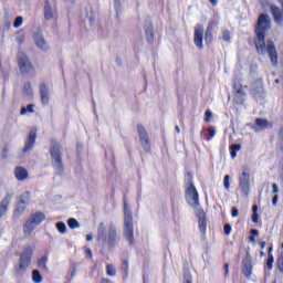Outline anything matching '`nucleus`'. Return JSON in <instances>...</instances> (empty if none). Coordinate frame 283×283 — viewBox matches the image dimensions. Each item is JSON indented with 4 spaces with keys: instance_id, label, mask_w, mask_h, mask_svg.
<instances>
[{
    "instance_id": "f257e3e1",
    "label": "nucleus",
    "mask_w": 283,
    "mask_h": 283,
    "mask_svg": "<svg viewBox=\"0 0 283 283\" xmlns=\"http://www.w3.org/2000/svg\"><path fill=\"white\" fill-rule=\"evenodd\" d=\"M269 30H271V17L266 13H261L254 28V45L258 54L264 56L268 53L272 65H277V50L275 49V44L271 40L266 41Z\"/></svg>"
},
{
    "instance_id": "f03ea898",
    "label": "nucleus",
    "mask_w": 283,
    "mask_h": 283,
    "mask_svg": "<svg viewBox=\"0 0 283 283\" xmlns=\"http://www.w3.org/2000/svg\"><path fill=\"white\" fill-rule=\"evenodd\" d=\"M50 156L51 165L54 171L59 176H62L63 171H65V166H63V153H61V143L56 140L51 142Z\"/></svg>"
},
{
    "instance_id": "7ed1b4c3",
    "label": "nucleus",
    "mask_w": 283,
    "mask_h": 283,
    "mask_svg": "<svg viewBox=\"0 0 283 283\" xmlns=\"http://www.w3.org/2000/svg\"><path fill=\"white\" fill-rule=\"evenodd\" d=\"M185 198L189 207L192 209H200V195L193 185V176H191V174H188V179L186 181Z\"/></svg>"
},
{
    "instance_id": "20e7f679",
    "label": "nucleus",
    "mask_w": 283,
    "mask_h": 283,
    "mask_svg": "<svg viewBox=\"0 0 283 283\" xmlns=\"http://www.w3.org/2000/svg\"><path fill=\"white\" fill-rule=\"evenodd\" d=\"M124 238L132 247L136 244V240L134 239V216L126 202L124 203Z\"/></svg>"
},
{
    "instance_id": "39448f33",
    "label": "nucleus",
    "mask_w": 283,
    "mask_h": 283,
    "mask_svg": "<svg viewBox=\"0 0 283 283\" xmlns=\"http://www.w3.org/2000/svg\"><path fill=\"white\" fill-rule=\"evenodd\" d=\"M32 247H27L22 250L19 259V266L15 268V275L21 276L28 269H30V264H32Z\"/></svg>"
},
{
    "instance_id": "423d86ee",
    "label": "nucleus",
    "mask_w": 283,
    "mask_h": 283,
    "mask_svg": "<svg viewBox=\"0 0 283 283\" xmlns=\"http://www.w3.org/2000/svg\"><path fill=\"white\" fill-rule=\"evenodd\" d=\"M45 220V213L38 211L32 213L30 218L25 221L23 227V232L25 235H32V231H34L41 222Z\"/></svg>"
},
{
    "instance_id": "0eeeda50",
    "label": "nucleus",
    "mask_w": 283,
    "mask_h": 283,
    "mask_svg": "<svg viewBox=\"0 0 283 283\" xmlns=\"http://www.w3.org/2000/svg\"><path fill=\"white\" fill-rule=\"evenodd\" d=\"M18 67L23 76H32L34 74V65L30 61V57L23 52L18 53Z\"/></svg>"
},
{
    "instance_id": "6e6552de",
    "label": "nucleus",
    "mask_w": 283,
    "mask_h": 283,
    "mask_svg": "<svg viewBox=\"0 0 283 283\" xmlns=\"http://www.w3.org/2000/svg\"><path fill=\"white\" fill-rule=\"evenodd\" d=\"M239 188L243 198H249V192L251 191V175L247 166L242 167V172L239 175Z\"/></svg>"
},
{
    "instance_id": "1a4fd4ad",
    "label": "nucleus",
    "mask_w": 283,
    "mask_h": 283,
    "mask_svg": "<svg viewBox=\"0 0 283 283\" xmlns=\"http://www.w3.org/2000/svg\"><path fill=\"white\" fill-rule=\"evenodd\" d=\"M31 192L24 191L19 198L13 211V218H21L30 205Z\"/></svg>"
},
{
    "instance_id": "9d476101",
    "label": "nucleus",
    "mask_w": 283,
    "mask_h": 283,
    "mask_svg": "<svg viewBox=\"0 0 283 283\" xmlns=\"http://www.w3.org/2000/svg\"><path fill=\"white\" fill-rule=\"evenodd\" d=\"M137 134L139 136V143L146 151V154H149L151 151V142L149 140V134L147 133V129H145V126L143 124L137 125Z\"/></svg>"
},
{
    "instance_id": "9b49d317",
    "label": "nucleus",
    "mask_w": 283,
    "mask_h": 283,
    "mask_svg": "<svg viewBox=\"0 0 283 283\" xmlns=\"http://www.w3.org/2000/svg\"><path fill=\"white\" fill-rule=\"evenodd\" d=\"M118 242H120V238H118V232L116 231V226H114V223H112L108 227L107 230V237H106V241L104 242V244H108L109 249H114V247H116V244H118Z\"/></svg>"
},
{
    "instance_id": "f8f14e48",
    "label": "nucleus",
    "mask_w": 283,
    "mask_h": 283,
    "mask_svg": "<svg viewBox=\"0 0 283 283\" xmlns=\"http://www.w3.org/2000/svg\"><path fill=\"white\" fill-rule=\"evenodd\" d=\"M12 198H14V191L8 190L0 202V220L8 213Z\"/></svg>"
},
{
    "instance_id": "ddd939ff",
    "label": "nucleus",
    "mask_w": 283,
    "mask_h": 283,
    "mask_svg": "<svg viewBox=\"0 0 283 283\" xmlns=\"http://www.w3.org/2000/svg\"><path fill=\"white\" fill-rule=\"evenodd\" d=\"M242 273L249 280L253 275V258L251 253L247 252L244 259L242 260Z\"/></svg>"
},
{
    "instance_id": "4468645a",
    "label": "nucleus",
    "mask_w": 283,
    "mask_h": 283,
    "mask_svg": "<svg viewBox=\"0 0 283 283\" xmlns=\"http://www.w3.org/2000/svg\"><path fill=\"white\" fill-rule=\"evenodd\" d=\"M196 218L198 219L199 231L205 235L207 233V212H205V209L197 208Z\"/></svg>"
},
{
    "instance_id": "2eb2a0df",
    "label": "nucleus",
    "mask_w": 283,
    "mask_h": 283,
    "mask_svg": "<svg viewBox=\"0 0 283 283\" xmlns=\"http://www.w3.org/2000/svg\"><path fill=\"white\" fill-rule=\"evenodd\" d=\"M33 41L36 48L42 52H48V50H50V46L48 45V42L45 41V38H43V33L41 31L33 34Z\"/></svg>"
},
{
    "instance_id": "dca6fc26",
    "label": "nucleus",
    "mask_w": 283,
    "mask_h": 283,
    "mask_svg": "<svg viewBox=\"0 0 283 283\" xmlns=\"http://www.w3.org/2000/svg\"><path fill=\"white\" fill-rule=\"evenodd\" d=\"M202 39H205V27H202V24H199L195 29V38H193L195 45L196 48H198V50H202V48L205 46L202 44Z\"/></svg>"
},
{
    "instance_id": "f3484780",
    "label": "nucleus",
    "mask_w": 283,
    "mask_h": 283,
    "mask_svg": "<svg viewBox=\"0 0 283 283\" xmlns=\"http://www.w3.org/2000/svg\"><path fill=\"white\" fill-rule=\"evenodd\" d=\"M34 143H36V130L32 129L29 133V137L24 144L23 154H28V151H32L34 149Z\"/></svg>"
},
{
    "instance_id": "a211bd4d",
    "label": "nucleus",
    "mask_w": 283,
    "mask_h": 283,
    "mask_svg": "<svg viewBox=\"0 0 283 283\" xmlns=\"http://www.w3.org/2000/svg\"><path fill=\"white\" fill-rule=\"evenodd\" d=\"M39 90L42 104L48 105L50 103V88L48 84L41 83Z\"/></svg>"
},
{
    "instance_id": "6ab92c4d",
    "label": "nucleus",
    "mask_w": 283,
    "mask_h": 283,
    "mask_svg": "<svg viewBox=\"0 0 283 283\" xmlns=\"http://www.w3.org/2000/svg\"><path fill=\"white\" fill-rule=\"evenodd\" d=\"M271 11L272 17L274 19V23H276L277 25H283V11L275 6L271 7Z\"/></svg>"
},
{
    "instance_id": "aec40b11",
    "label": "nucleus",
    "mask_w": 283,
    "mask_h": 283,
    "mask_svg": "<svg viewBox=\"0 0 283 283\" xmlns=\"http://www.w3.org/2000/svg\"><path fill=\"white\" fill-rule=\"evenodd\" d=\"M14 176L17 180H19L20 182H23V180H27L28 178V170L21 166H18L14 169Z\"/></svg>"
},
{
    "instance_id": "412c9836",
    "label": "nucleus",
    "mask_w": 283,
    "mask_h": 283,
    "mask_svg": "<svg viewBox=\"0 0 283 283\" xmlns=\"http://www.w3.org/2000/svg\"><path fill=\"white\" fill-rule=\"evenodd\" d=\"M106 233V228H105V223L101 222L97 229V240L98 242H107V234Z\"/></svg>"
},
{
    "instance_id": "4be33fe9",
    "label": "nucleus",
    "mask_w": 283,
    "mask_h": 283,
    "mask_svg": "<svg viewBox=\"0 0 283 283\" xmlns=\"http://www.w3.org/2000/svg\"><path fill=\"white\" fill-rule=\"evenodd\" d=\"M54 17V12L52 11V4H50V2L46 0L44 3V19L46 21H50L51 19H53Z\"/></svg>"
},
{
    "instance_id": "5701e85b",
    "label": "nucleus",
    "mask_w": 283,
    "mask_h": 283,
    "mask_svg": "<svg viewBox=\"0 0 283 283\" xmlns=\"http://www.w3.org/2000/svg\"><path fill=\"white\" fill-rule=\"evenodd\" d=\"M275 262V259L273 258V247H270L268 250V261H266V269L268 271L273 270V263Z\"/></svg>"
},
{
    "instance_id": "b1692460",
    "label": "nucleus",
    "mask_w": 283,
    "mask_h": 283,
    "mask_svg": "<svg viewBox=\"0 0 283 283\" xmlns=\"http://www.w3.org/2000/svg\"><path fill=\"white\" fill-rule=\"evenodd\" d=\"M145 34L148 43H154V24L149 23V25L146 27Z\"/></svg>"
},
{
    "instance_id": "393cba45",
    "label": "nucleus",
    "mask_w": 283,
    "mask_h": 283,
    "mask_svg": "<svg viewBox=\"0 0 283 283\" xmlns=\"http://www.w3.org/2000/svg\"><path fill=\"white\" fill-rule=\"evenodd\" d=\"M55 228L62 235H65V233H67V226H65V222L63 221H59L57 223H55Z\"/></svg>"
},
{
    "instance_id": "a878e982",
    "label": "nucleus",
    "mask_w": 283,
    "mask_h": 283,
    "mask_svg": "<svg viewBox=\"0 0 283 283\" xmlns=\"http://www.w3.org/2000/svg\"><path fill=\"white\" fill-rule=\"evenodd\" d=\"M32 281L34 283L43 282V275H41V272L39 270H33L32 271Z\"/></svg>"
},
{
    "instance_id": "bb28decb",
    "label": "nucleus",
    "mask_w": 283,
    "mask_h": 283,
    "mask_svg": "<svg viewBox=\"0 0 283 283\" xmlns=\"http://www.w3.org/2000/svg\"><path fill=\"white\" fill-rule=\"evenodd\" d=\"M255 125L260 129H266V127H269V120H266L264 118H256L255 119Z\"/></svg>"
},
{
    "instance_id": "cd10ccee",
    "label": "nucleus",
    "mask_w": 283,
    "mask_h": 283,
    "mask_svg": "<svg viewBox=\"0 0 283 283\" xmlns=\"http://www.w3.org/2000/svg\"><path fill=\"white\" fill-rule=\"evenodd\" d=\"M32 112H34V105L33 104H29L25 106H23L20 111L21 116H25V114H32Z\"/></svg>"
},
{
    "instance_id": "c85d7f7f",
    "label": "nucleus",
    "mask_w": 283,
    "mask_h": 283,
    "mask_svg": "<svg viewBox=\"0 0 283 283\" xmlns=\"http://www.w3.org/2000/svg\"><path fill=\"white\" fill-rule=\"evenodd\" d=\"M67 227H70L71 229H78L81 228V223L75 218H70L67 220Z\"/></svg>"
},
{
    "instance_id": "c756f323",
    "label": "nucleus",
    "mask_w": 283,
    "mask_h": 283,
    "mask_svg": "<svg viewBox=\"0 0 283 283\" xmlns=\"http://www.w3.org/2000/svg\"><path fill=\"white\" fill-rule=\"evenodd\" d=\"M106 275H108V277H116V268H114L112 264H107Z\"/></svg>"
},
{
    "instance_id": "7c9ffc66",
    "label": "nucleus",
    "mask_w": 283,
    "mask_h": 283,
    "mask_svg": "<svg viewBox=\"0 0 283 283\" xmlns=\"http://www.w3.org/2000/svg\"><path fill=\"white\" fill-rule=\"evenodd\" d=\"M38 266H42V269L48 271V255L41 256V259L38 261Z\"/></svg>"
},
{
    "instance_id": "2f4dec72",
    "label": "nucleus",
    "mask_w": 283,
    "mask_h": 283,
    "mask_svg": "<svg viewBox=\"0 0 283 283\" xmlns=\"http://www.w3.org/2000/svg\"><path fill=\"white\" fill-rule=\"evenodd\" d=\"M222 41L226 43H231V32L229 30H223L221 35Z\"/></svg>"
},
{
    "instance_id": "473e14b6",
    "label": "nucleus",
    "mask_w": 283,
    "mask_h": 283,
    "mask_svg": "<svg viewBox=\"0 0 283 283\" xmlns=\"http://www.w3.org/2000/svg\"><path fill=\"white\" fill-rule=\"evenodd\" d=\"M122 271H123L125 277H127V275H129V262L127 260L123 261Z\"/></svg>"
},
{
    "instance_id": "72a5a7b5",
    "label": "nucleus",
    "mask_w": 283,
    "mask_h": 283,
    "mask_svg": "<svg viewBox=\"0 0 283 283\" xmlns=\"http://www.w3.org/2000/svg\"><path fill=\"white\" fill-rule=\"evenodd\" d=\"M205 41H206V43H211L213 41V32L206 31L205 32Z\"/></svg>"
},
{
    "instance_id": "f704fd0d",
    "label": "nucleus",
    "mask_w": 283,
    "mask_h": 283,
    "mask_svg": "<svg viewBox=\"0 0 283 283\" xmlns=\"http://www.w3.org/2000/svg\"><path fill=\"white\" fill-rule=\"evenodd\" d=\"M216 25H218V22H216V20H210L208 22V27L206 29V32H213V28H216Z\"/></svg>"
},
{
    "instance_id": "c9c22d12",
    "label": "nucleus",
    "mask_w": 283,
    "mask_h": 283,
    "mask_svg": "<svg viewBox=\"0 0 283 283\" xmlns=\"http://www.w3.org/2000/svg\"><path fill=\"white\" fill-rule=\"evenodd\" d=\"M23 25V17L19 15L13 22V28H21Z\"/></svg>"
},
{
    "instance_id": "e433bc0d",
    "label": "nucleus",
    "mask_w": 283,
    "mask_h": 283,
    "mask_svg": "<svg viewBox=\"0 0 283 283\" xmlns=\"http://www.w3.org/2000/svg\"><path fill=\"white\" fill-rule=\"evenodd\" d=\"M23 90L28 96L32 95V84L30 82L24 84Z\"/></svg>"
},
{
    "instance_id": "4c0bfd02",
    "label": "nucleus",
    "mask_w": 283,
    "mask_h": 283,
    "mask_svg": "<svg viewBox=\"0 0 283 283\" xmlns=\"http://www.w3.org/2000/svg\"><path fill=\"white\" fill-rule=\"evenodd\" d=\"M211 118H213V113L211 111H206L205 113V123H211Z\"/></svg>"
},
{
    "instance_id": "58836bf2",
    "label": "nucleus",
    "mask_w": 283,
    "mask_h": 283,
    "mask_svg": "<svg viewBox=\"0 0 283 283\" xmlns=\"http://www.w3.org/2000/svg\"><path fill=\"white\" fill-rule=\"evenodd\" d=\"M208 136L207 140H211V138H213V136H216V128L214 127H209L208 128Z\"/></svg>"
},
{
    "instance_id": "ea45409f",
    "label": "nucleus",
    "mask_w": 283,
    "mask_h": 283,
    "mask_svg": "<svg viewBox=\"0 0 283 283\" xmlns=\"http://www.w3.org/2000/svg\"><path fill=\"white\" fill-rule=\"evenodd\" d=\"M229 180H230L229 175H226V176H224V179H223V185H224V188H226L227 190H229V188L231 187V184L229 182Z\"/></svg>"
},
{
    "instance_id": "a19ab883",
    "label": "nucleus",
    "mask_w": 283,
    "mask_h": 283,
    "mask_svg": "<svg viewBox=\"0 0 283 283\" xmlns=\"http://www.w3.org/2000/svg\"><path fill=\"white\" fill-rule=\"evenodd\" d=\"M231 226L229 224V223H226L224 226H223V231H224V233L227 234V235H231Z\"/></svg>"
},
{
    "instance_id": "79ce46f5",
    "label": "nucleus",
    "mask_w": 283,
    "mask_h": 283,
    "mask_svg": "<svg viewBox=\"0 0 283 283\" xmlns=\"http://www.w3.org/2000/svg\"><path fill=\"white\" fill-rule=\"evenodd\" d=\"M114 8H115V12H120V0H114Z\"/></svg>"
},
{
    "instance_id": "37998d69",
    "label": "nucleus",
    "mask_w": 283,
    "mask_h": 283,
    "mask_svg": "<svg viewBox=\"0 0 283 283\" xmlns=\"http://www.w3.org/2000/svg\"><path fill=\"white\" fill-rule=\"evenodd\" d=\"M230 149L232 150V151H240V149H242V146L240 145V144H232L231 146H230Z\"/></svg>"
},
{
    "instance_id": "c03bdc74",
    "label": "nucleus",
    "mask_w": 283,
    "mask_h": 283,
    "mask_svg": "<svg viewBox=\"0 0 283 283\" xmlns=\"http://www.w3.org/2000/svg\"><path fill=\"white\" fill-rule=\"evenodd\" d=\"M238 216H240V210H238V208L233 207L231 209V217L232 218H238Z\"/></svg>"
},
{
    "instance_id": "a18cd8bd",
    "label": "nucleus",
    "mask_w": 283,
    "mask_h": 283,
    "mask_svg": "<svg viewBox=\"0 0 283 283\" xmlns=\"http://www.w3.org/2000/svg\"><path fill=\"white\" fill-rule=\"evenodd\" d=\"M234 99H235V103H238V105H242L244 103L243 96L234 95Z\"/></svg>"
},
{
    "instance_id": "49530a36",
    "label": "nucleus",
    "mask_w": 283,
    "mask_h": 283,
    "mask_svg": "<svg viewBox=\"0 0 283 283\" xmlns=\"http://www.w3.org/2000/svg\"><path fill=\"white\" fill-rule=\"evenodd\" d=\"M184 280H185L184 283H192L191 282V274H189V273L184 274Z\"/></svg>"
},
{
    "instance_id": "de8ad7c7",
    "label": "nucleus",
    "mask_w": 283,
    "mask_h": 283,
    "mask_svg": "<svg viewBox=\"0 0 283 283\" xmlns=\"http://www.w3.org/2000/svg\"><path fill=\"white\" fill-rule=\"evenodd\" d=\"M272 193H280V187L277 186V184L272 185Z\"/></svg>"
},
{
    "instance_id": "09e8293b",
    "label": "nucleus",
    "mask_w": 283,
    "mask_h": 283,
    "mask_svg": "<svg viewBox=\"0 0 283 283\" xmlns=\"http://www.w3.org/2000/svg\"><path fill=\"white\" fill-rule=\"evenodd\" d=\"M234 96H247V93H244L243 91H242V88H239V90H237V92H235V95Z\"/></svg>"
},
{
    "instance_id": "8fccbe9b",
    "label": "nucleus",
    "mask_w": 283,
    "mask_h": 283,
    "mask_svg": "<svg viewBox=\"0 0 283 283\" xmlns=\"http://www.w3.org/2000/svg\"><path fill=\"white\" fill-rule=\"evenodd\" d=\"M258 219H259L258 212H253L252 213V222H254V224H258Z\"/></svg>"
},
{
    "instance_id": "3c124183",
    "label": "nucleus",
    "mask_w": 283,
    "mask_h": 283,
    "mask_svg": "<svg viewBox=\"0 0 283 283\" xmlns=\"http://www.w3.org/2000/svg\"><path fill=\"white\" fill-rule=\"evenodd\" d=\"M251 235L256 238V235H260V231L258 229H252L251 230Z\"/></svg>"
},
{
    "instance_id": "603ef678",
    "label": "nucleus",
    "mask_w": 283,
    "mask_h": 283,
    "mask_svg": "<svg viewBox=\"0 0 283 283\" xmlns=\"http://www.w3.org/2000/svg\"><path fill=\"white\" fill-rule=\"evenodd\" d=\"M279 196L277 195H275L273 198H272V205H273V207H275L276 205H277V200H279Z\"/></svg>"
},
{
    "instance_id": "864d4df0",
    "label": "nucleus",
    "mask_w": 283,
    "mask_h": 283,
    "mask_svg": "<svg viewBox=\"0 0 283 283\" xmlns=\"http://www.w3.org/2000/svg\"><path fill=\"white\" fill-rule=\"evenodd\" d=\"M254 92L256 94H262V92H264V88L262 86H259V87L254 88Z\"/></svg>"
},
{
    "instance_id": "5fc2aeb1",
    "label": "nucleus",
    "mask_w": 283,
    "mask_h": 283,
    "mask_svg": "<svg viewBox=\"0 0 283 283\" xmlns=\"http://www.w3.org/2000/svg\"><path fill=\"white\" fill-rule=\"evenodd\" d=\"M224 275L227 277V275H229V263L224 264Z\"/></svg>"
},
{
    "instance_id": "6e6d98bb",
    "label": "nucleus",
    "mask_w": 283,
    "mask_h": 283,
    "mask_svg": "<svg viewBox=\"0 0 283 283\" xmlns=\"http://www.w3.org/2000/svg\"><path fill=\"white\" fill-rule=\"evenodd\" d=\"M230 156L231 158H235L238 156V153L235 150L230 149Z\"/></svg>"
},
{
    "instance_id": "4d7b16f0",
    "label": "nucleus",
    "mask_w": 283,
    "mask_h": 283,
    "mask_svg": "<svg viewBox=\"0 0 283 283\" xmlns=\"http://www.w3.org/2000/svg\"><path fill=\"white\" fill-rule=\"evenodd\" d=\"M2 157L8 158V148H3L2 150Z\"/></svg>"
},
{
    "instance_id": "13d9d810",
    "label": "nucleus",
    "mask_w": 283,
    "mask_h": 283,
    "mask_svg": "<svg viewBox=\"0 0 283 283\" xmlns=\"http://www.w3.org/2000/svg\"><path fill=\"white\" fill-rule=\"evenodd\" d=\"M85 253H86V255H87L90 259H92V250L86 249V250H85Z\"/></svg>"
},
{
    "instance_id": "bf43d9fd",
    "label": "nucleus",
    "mask_w": 283,
    "mask_h": 283,
    "mask_svg": "<svg viewBox=\"0 0 283 283\" xmlns=\"http://www.w3.org/2000/svg\"><path fill=\"white\" fill-rule=\"evenodd\" d=\"M101 283H114V282H112L109 279H102Z\"/></svg>"
},
{
    "instance_id": "052dcab7",
    "label": "nucleus",
    "mask_w": 283,
    "mask_h": 283,
    "mask_svg": "<svg viewBox=\"0 0 283 283\" xmlns=\"http://www.w3.org/2000/svg\"><path fill=\"white\" fill-rule=\"evenodd\" d=\"M253 213H258V205L252 206Z\"/></svg>"
},
{
    "instance_id": "680f3d73",
    "label": "nucleus",
    "mask_w": 283,
    "mask_h": 283,
    "mask_svg": "<svg viewBox=\"0 0 283 283\" xmlns=\"http://www.w3.org/2000/svg\"><path fill=\"white\" fill-rule=\"evenodd\" d=\"M93 238H92V234H87L86 235V242H92Z\"/></svg>"
},
{
    "instance_id": "e2e57ef3",
    "label": "nucleus",
    "mask_w": 283,
    "mask_h": 283,
    "mask_svg": "<svg viewBox=\"0 0 283 283\" xmlns=\"http://www.w3.org/2000/svg\"><path fill=\"white\" fill-rule=\"evenodd\" d=\"M209 2L211 3V6H218V0H209Z\"/></svg>"
},
{
    "instance_id": "0e129e2a",
    "label": "nucleus",
    "mask_w": 283,
    "mask_h": 283,
    "mask_svg": "<svg viewBox=\"0 0 283 283\" xmlns=\"http://www.w3.org/2000/svg\"><path fill=\"white\" fill-rule=\"evenodd\" d=\"M260 247H261V249H264V247H266V242L261 241V242H260Z\"/></svg>"
},
{
    "instance_id": "69168bd1",
    "label": "nucleus",
    "mask_w": 283,
    "mask_h": 283,
    "mask_svg": "<svg viewBox=\"0 0 283 283\" xmlns=\"http://www.w3.org/2000/svg\"><path fill=\"white\" fill-rule=\"evenodd\" d=\"M175 130L177 132V134H180V127L175 126Z\"/></svg>"
},
{
    "instance_id": "338daca9",
    "label": "nucleus",
    "mask_w": 283,
    "mask_h": 283,
    "mask_svg": "<svg viewBox=\"0 0 283 283\" xmlns=\"http://www.w3.org/2000/svg\"><path fill=\"white\" fill-rule=\"evenodd\" d=\"M250 242H255V237L251 235L250 237Z\"/></svg>"
},
{
    "instance_id": "774afa93",
    "label": "nucleus",
    "mask_w": 283,
    "mask_h": 283,
    "mask_svg": "<svg viewBox=\"0 0 283 283\" xmlns=\"http://www.w3.org/2000/svg\"><path fill=\"white\" fill-rule=\"evenodd\" d=\"M23 41V38H19L18 42L21 43Z\"/></svg>"
}]
</instances>
